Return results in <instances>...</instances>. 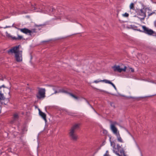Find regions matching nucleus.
<instances>
[{
  "label": "nucleus",
  "instance_id": "3",
  "mask_svg": "<svg viewBox=\"0 0 156 156\" xmlns=\"http://www.w3.org/2000/svg\"><path fill=\"white\" fill-rule=\"evenodd\" d=\"M148 10H149V8L146 7L143 8L138 11L137 15L138 16H141V17L140 18L141 20H144V19L146 16V13Z\"/></svg>",
  "mask_w": 156,
  "mask_h": 156
},
{
  "label": "nucleus",
  "instance_id": "7",
  "mask_svg": "<svg viewBox=\"0 0 156 156\" xmlns=\"http://www.w3.org/2000/svg\"><path fill=\"white\" fill-rule=\"evenodd\" d=\"M19 118V115L18 113H14L12 115L11 119L10 121V123L11 124H16L18 121Z\"/></svg>",
  "mask_w": 156,
  "mask_h": 156
},
{
  "label": "nucleus",
  "instance_id": "17",
  "mask_svg": "<svg viewBox=\"0 0 156 156\" xmlns=\"http://www.w3.org/2000/svg\"><path fill=\"white\" fill-rule=\"evenodd\" d=\"M5 99V97H4L3 94L1 93V91H0V100H4Z\"/></svg>",
  "mask_w": 156,
  "mask_h": 156
},
{
  "label": "nucleus",
  "instance_id": "5",
  "mask_svg": "<svg viewBox=\"0 0 156 156\" xmlns=\"http://www.w3.org/2000/svg\"><path fill=\"white\" fill-rule=\"evenodd\" d=\"M45 90L44 89H40L36 95L37 98L38 99L44 98L45 97Z\"/></svg>",
  "mask_w": 156,
  "mask_h": 156
},
{
  "label": "nucleus",
  "instance_id": "24",
  "mask_svg": "<svg viewBox=\"0 0 156 156\" xmlns=\"http://www.w3.org/2000/svg\"><path fill=\"white\" fill-rule=\"evenodd\" d=\"M129 14L126 12L122 15V16L125 17H128L129 16Z\"/></svg>",
  "mask_w": 156,
  "mask_h": 156
},
{
  "label": "nucleus",
  "instance_id": "26",
  "mask_svg": "<svg viewBox=\"0 0 156 156\" xmlns=\"http://www.w3.org/2000/svg\"><path fill=\"white\" fill-rule=\"evenodd\" d=\"M61 17H62V16H59V17L57 18V19H61Z\"/></svg>",
  "mask_w": 156,
  "mask_h": 156
},
{
  "label": "nucleus",
  "instance_id": "20",
  "mask_svg": "<svg viewBox=\"0 0 156 156\" xmlns=\"http://www.w3.org/2000/svg\"><path fill=\"white\" fill-rule=\"evenodd\" d=\"M22 38L23 37L22 36L18 35V37H12V38L15 40H21Z\"/></svg>",
  "mask_w": 156,
  "mask_h": 156
},
{
  "label": "nucleus",
  "instance_id": "11",
  "mask_svg": "<svg viewBox=\"0 0 156 156\" xmlns=\"http://www.w3.org/2000/svg\"><path fill=\"white\" fill-rule=\"evenodd\" d=\"M113 133L116 136L117 140L118 142L121 143H124L123 140L120 136L119 131H116L115 133L113 132Z\"/></svg>",
  "mask_w": 156,
  "mask_h": 156
},
{
  "label": "nucleus",
  "instance_id": "12",
  "mask_svg": "<svg viewBox=\"0 0 156 156\" xmlns=\"http://www.w3.org/2000/svg\"><path fill=\"white\" fill-rule=\"evenodd\" d=\"M45 10V13H50L51 12H53L55 9L51 7L46 6L44 8Z\"/></svg>",
  "mask_w": 156,
  "mask_h": 156
},
{
  "label": "nucleus",
  "instance_id": "18",
  "mask_svg": "<svg viewBox=\"0 0 156 156\" xmlns=\"http://www.w3.org/2000/svg\"><path fill=\"white\" fill-rule=\"evenodd\" d=\"M106 80H95L93 82V83H97L100 82H104L105 83Z\"/></svg>",
  "mask_w": 156,
  "mask_h": 156
},
{
  "label": "nucleus",
  "instance_id": "28",
  "mask_svg": "<svg viewBox=\"0 0 156 156\" xmlns=\"http://www.w3.org/2000/svg\"><path fill=\"white\" fill-rule=\"evenodd\" d=\"M131 71L132 72H134V70L133 69L131 68Z\"/></svg>",
  "mask_w": 156,
  "mask_h": 156
},
{
  "label": "nucleus",
  "instance_id": "15",
  "mask_svg": "<svg viewBox=\"0 0 156 156\" xmlns=\"http://www.w3.org/2000/svg\"><path fill=\"white\" fill-rule=\"evenodd\" d=\"M149 10H147V12L148 14V17H149L150 16L152 15L153 14H154L155 12H152L151 9H150L149 8Z\"/></svg>",
  "mask_w": 156,
  "mask_h": 156
},
{
  "label": "nucleus",
  "instance_id": "9",
  "mask_svg": "<svg viewBox=\"0 0 156 156\" xmlns=\"http://www.w3.org/2000/svg\"><path fill=\"white\" fill-rule=\"evenodd\" d=\"M118 123L115 121L112 122L110 125V128L113 133L115 132L118 131L117 129L115 126L118 125Z\"/></svg>",
  "mask_w": 156,
  "mask_h": 156
},
{
  "label": "nucleus",
  "instance_id": "1",
  "mask_svg": "<svg viewBox=\"0 0 156 156\" xmlns=\"http://www.w3.org/2000/svg\"><path fill=\"white\" fill-rule=\"evenodd\" d=\"M19 46H15L8 51L9 54L14 53L15 54V57L16 61L18 62H20L22 61V51H19Z\"/></svg>",
  "mask_w": 156,
  "mask_h": 156
},
{
  "label": "nucleus",
  "instance_id": "4",
  "mask_svg": "<svg viewBox=\"0 0 156 156\" xmlns=\"http://www.w3.org/2000/svg\"><path fill=\"white\" fill-rule=\"evenodd\" d=\"M142 28L143 30V32L149 35H155L156 32L152 30L147 27L144 26H142Z\"/></svg>",
  "mask_w": 156,
  "mask_h": 156
},
{
  "label": "nucleus",
  "instance_id": "25",
  "mask_svg": "<svg viewBox=\"0 0 156 156\" xmlns=\"http://www.w3.org/2000/svg\"><path fill=\"white\" fill-rule=\"evenodd\" d=\"M2 87H5V86L4 85H2V86H0V89H1Z\"/></svg>",
  "mask_w": 156,
  "mask_h": 156
},
{
  "label": "nucleus",
  "instance_id": "8",
  "mask_svg": "<svg viewBox=\"0 0 156 156\" xmlns=\"http://www.w3.org/2000/svg\"><path fill=\"white\" fill-rule=\"evenodd\" d=\"M112 68L114 71H117L118 72L121 73L123 71L125 72L126 69V66H125L123 68H121L119 66L115 65L112 67Z\"/></svg>",
  "mask_w": 156,
  "mask_h": 156
},
{
  "label": "nucleus",
  "instance_id": "22",
  "mask_svg": "<svg viewBox=\"0 0 156 156\" xmlns=\"http://www.w3.org/2000/svg\"><path fill=\"white\" fill-rule=\"evenodd\" d=\"M69 94L70 96H71L73 98H74L75 99L77 100L78 98L77 96H75L73 94L71 93H69Z\"/></svg>",
  "mask_w": 156,
  "mask_h": 156
},
{
  "label": "nucleus",
  "instance_id": "23",
  "mask_svg": "<svg viewBox=\"0 0 156 156\" xmlns=\"http://www.w3.org/2000/svg\"><path fill=\"white\" fill-rule=\"evenodd\" d=\"M103 156H110L108 151H107Z\"/></svg>",
  "mask_w": 156,
  "mask_h": 156
},
{
  "label": "nucleus",
  "instance_id": "6",
  "mask_svg": "<svg viewBox=\"0 0 156 156\" xmlns=\"http://www.w3.org/2000/svg\"><path fill=\"white\" fill-rule=\"evenodd\" d=\"M19 30L22 32L30 36L32 35V33L35 32V29H32L31 30H30L27 28H24L23 29H20Z\"/></svg>",
  "mask_w": 156,
  "mask_h": 156
},
{
  "label": "nucleus",
  "instance_id": "14",
  "mask_svg": "<svg viewBox=\"0 0 156 156\" xmlns=\"http://www.w3.org/2000/svg\"><path fill=\"white\" fill-rule=\"evenodd\" d=\"M65 93L66 94H69V93L67 91L65 90H64V89H60L58 90V91L56 90L55 91L54 94H55L57 93Z\"/></svg>",
  "mask_w": 156,
  "mask_h": 156
},
{
  "label": "nucleus",
  "instance_id": "16",
  "mask_svg": "<svg viewBox=\"0 0 156 156\" xmlns=\"http://www.w3.org/2000/svg\"><path fill=\"white\" fill-rule=\"evenodd\" d=\"M105 81H106L105 83H108V84H111L114 87V88L115 90H117V88H116L115 86L110 81L107 80H106Z\"/></svg>",
  "mask_w": 156,
  "mask_h": 156
},
{
  "label": "nucleus",
  "instance_id": "2",
  "mask_svg": "<svg viewBox=\"0 0 156 156\" xmlns=\"http://www.w3.org/2000/svg\"><path fill=\"white\" fill-rule=\"evenodd\" d=\"M80 124L76 123L74 124L71 127L69 132V136L71 139L76 141L78 139V136L76 133V131L80 128Z\"/></svg>",
  "mask_w": 156,
  "mask_h": 156
},
{
  "label": "nucleus",
  "instance_id": "19",
  "mask_svg": "<svg viewBox=\"0 0 156 156\" xmlns=\"http://www.w3.org/2000/svg\"><path fill=\"white\" fill-rule=\"evenodd\" d=\"M120 154H119V155H118L119 156H126L124 151L123 150H120Z\"/></svg>",
  "mask_w": 156,
  "mask_h": 156
},
{
  "label": "nucleus",
  "instance_id": "21",
  "mask_svg": "<svg viewBox=\"0 0 156 156\" xmlns=\"http://www.w3.org/2000/svg\"><path fill=\"white\" fill-rule=\"evenodd\" d=\"M129 8L130 9L134 10L135 8L134 6V4L133 3H131L129 5Z\"/></svg>",
  "mask_w": 156,
  "mask_h": 156
},
{
  "label": "nucleus",
  "instance_id": "27",
  "mask_svg": "<svg viewBox=\"0 0 156 156\" xmlns=\"http://www.w3.org/2000/svg\"><path fill=\"white\" fill-rule=\"evenodd\" d=\"M31 7H32V9L33 8H34V9H35V7H34L33 5H31Z\"/></svg>",
  "mask_w": 156,
  "mask_h": 156
},
{
  "label": "nucleus",
  "instance_id": "29",
  "mask_svg": "<svg viewBox=\"0 0 156 156\" xmlns=\"http://www.w3.org/2000/svg\"><path fill=\"white\" fill-rule=\"evenodd\" d=\"M0 80H2V81H3V79H0Z\"/></svg>",
  "mask_w": 156,
  "mask_h": 156
},
{
  "label": "nucleus",
  "instance_id": "10",
  "mask_svg": "<svg viewBox=\"0 0 156 156\" xmlns=\"http://www.w3.org/2000/svg\"><path fill=\"white\" fill-rule=\"evenodd\" d=\"M121 148V147L118 144H117L116 147L115 145L113 146V151L116 155H119L118 152L120 151Z\"/></svg>",
  "mask_w": 156,
  "mask_h": 156
},
{
  "label": "nucleus",
  "instance_id": "13",
  "mask_svg": "<svg viewBox=\"0 0 156 156\" xmlns=\"http://www.w3.org/2000/svg\"><path fill=\"white\" fill-rule=\"evenodd\" d=\"M39 115L43 119L44 121L46 122L47 119L45 114L41 111L39 109Z\"/></svg>",
  "mask_w": 156,
  "mask_h": 156
}]
</instances>
